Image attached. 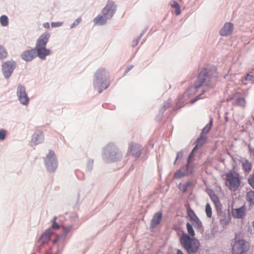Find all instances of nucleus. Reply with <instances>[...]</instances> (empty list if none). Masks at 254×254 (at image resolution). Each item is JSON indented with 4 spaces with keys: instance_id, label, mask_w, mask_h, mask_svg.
<instances>
[{
    "instance_id": "obj_48",
    "label": "nucleus",
    "mask_w": 254,
    "mask_h": 254,
    "mask_svg": "<svg viewBox=\"0 0 254 254\" xmlns=\"http://www.w3.org/2000/svg\"><path fill=\"white\" fill-rule=\"evenodd\" d=\"M249 147L251 154L254 156V148H252L251 146H249Z\"/></svg>"
},
{
    "instance_id": "obj_2",
    "label": "nucleus",
    "mask_w": 254,
    "mask_h": 254,
    "mask_svg": "<svg viewBox=\"0 0 254 254\" xmlns=\"http://www.w3.org/2000/svg\"><path fill=\"white\" fill-rule=\"evenodd\" d=\"M215 77L212 76L211 72L208 71L206 69H203L199 74L197 80L194 86L190 88L185 93V96H189L191 93H195L197 89L202 85L208 88H212L214 85Z\"/></svg>"
},
{
    "instance_id": "obj_9",
    "label": "nucleus",
    "mask_w": 254,
    "mask_h": 254,
    "mask_svg": "<svg viewBox=\"0 0 254 254\" xmlns=\"http://www.w3.org/2000/svg\"><path fill=\"white\" fill-rule=\"evenodd\" d=\"M249 245L244 240L237 241L232 248L233 254H243L248 251Z\"/></svg>"
},
{
    "instance_id": "obj_58",
    "label": "nucleus",
    "mask_w": 254,
    "mask_h": 254,
    "mask_svg": "<svg viewBox=\"0 0 254 254\" xmlns=\"http://www.w3.org/2000/svg\"><path fill=\"white\" fill-rule=\"evenodd\" d=\"M93 160H90L89 161L90 163H91V164H93Z\"/></svg>"
},
{
    "instance_id": "obj_31",
    "label": "nucleus",
    "mask_w": 254,
    "mask_h": 254,
    "mask_svg": "<svg viewBox=\"0 0 254 254\" xmlns=\"http://www.w3.org/2000/svg\"><path fill=\"white\" fill-rule=\"evenodd\" d=\"M205 212L208 217L210 218L212 216V209L210 205L207 203L205 206Z\"/></svg>"
},
{
    "instance_id": "obj_17",
    "label": "nucleus",
    "mask_w": 254,
    "mask_h": 254,
    "mask_svg": "<svg viewBox=\"0 0 254 254\" xmlns=\"http://www.w3.org/2000/svg\"><path fill=\"white\" fill-rule=\"evenodd\" d=\"M53 234V232L51 229L46 230L40 237L39 241L42 244H45L48 242L50 240V237Z\"/></svg>"
},
{
    "instance_id": "obj_1",
    "label": "nucleus",
    "mask_w": 254,
    "mask_h": 254,
    "mask_svg": "<svg viewBox=\"0 0 254 254\" xmlns=\"http://www.w3.org/2000/svg\"><path fill=\"white\" fill-rule=\"evenodd\" d=\"M110 72L105 67H99L95 71L93 78V85L99 93H101L109 87L110 83Z\"/></svg>"
},
{
    "instance_id": "obj_7",
    "label": "nucleus",
    "mask_w": 254,
    "mask_h": 254,
    "mask_svg": "<svg viewBox=\"0 0 254 254\" xmlns=\"http://www.w3.org/2000/svg\"><path fill=\"white\" fill-rule=\"evenodd\" d=\"M16 95L17 99L20 104L24 106H28L30 98L26 92V87L22 84H19L16 89Z\"/></svg>"
},
{
    "instance_id": "obj_29",
    "label": "nucleus",
    "mask_w": 254,
    "mask_h": 254,
    "mask_svg": "<svg viewBox=\"0 0 254 254\" xmlns=\"http://www.w3.org/2000/svg\"><path fill=\"white\" fill-rule=\"evenodd\" d=\"M0 24L3 26H6L8 24V17L6 15H2L0 17Z\"/></svg>"
},
{
    "instance_id": "obj_57",
    "label": "nucleus",
    "mask_w": 254,
    "mask_h": 254,
    "mask_svg": "<svg viewBox=\"0 0 254 254\" xmlns=\"http://www.w3.org/2000/svg\"><path fill=\"white\" fill-rule=\"evenodd\" d=\"M253 228L254 229V221L253 223Z\"/></svg>"
},
{
    "instance_id": "obj_52",
    "label": "nucleus",
    "mask_w": 254,
    "mask_h": 254,
    "mask_svg": "<svg viewBox=\"0 0 254 254\" xmlns=\"http://www.w3.org/2000/svg\"><path fill=\"white\" fill-rule=\"evenodd\" d=\"M43 26L45 27V28H49L50 27V24L48 22H47V23H45L44 24H43Z\"/></svg>"
},
{
    "instance_id": "obj_53",
    "label": "nucleus",
    "mask_w": 254,
    "mask_h": 254,
    "mask_svg": "<svg viewBox=\"0 0 254 254\" xmlns=\"http://www.w3.org/2000/svg\"><path fill=\"white\" fill-rule=\"evenodd\" d=\"M229 33H226V32H224V33H221V35L222 36H227L228 35V34Z\"/></svg>"
},
{
    "instance_id": "obj_8",
    "label": "nucleus",
    "mask_w": 254,
    "mask_h": 254,
    "mask_svg": "<svg viewBox=\"0 0 254 254\" xmlns=\"http://www.w3.org/2000/svg\"><path fill=\"white\" fill-rule=\"evenodd\" d=\"M117 10V4L112 0H108L105 6L102 9L101 13L110 19L112 18Z\"/></svg>"
},
{
    "instance_id": "obj_55",
    "label": "nucleus",
    "mask_w": 254,
    "mask_h": 254,
    "mask_svg": "<svg viewBox=\"0 0 254 254\" xmlns=\"http://www.w3.org/2000/svg\"><path fill=\"white\" fill-rule=\"evenodd\" d=\"M177 254H184L181 250H178L177 251Z\"/></svg>"
},
{
    "instance_id": "obj_33",
    "label": "nucleus",
    "mask_w": 254,
    "mask_h": 254,
    "mask_svg": "<svg viewBox=\"0 0 254 254\" xmlns=\"http://www.w3.org/2000/svg\"><path fill=\"white\" fill-rule=\"evenodd\" d=\"M62 228L63 229L64 233V235H66L72 228V225H70L67 226H62Z\"/></svg>"
},
{
    "instance_id": "obj_45",
    "label": "nucleus",
    "mask_w": 254,
    "mask_h": 254,
    "mask_svg": "<svg viewBox=\"0 0 254 254\" xmlns=\"http://www.w3.org/2000/svg\"><path fill=\"white\" fill-rule=\"evenodd\" d=\"M60 228V226L56 222H54L52 223V228L53 229H59Z\"/></svg>"
},
{
    "instance_id": "obj_27",
    "label": "nucleus",
    "mask_w": 254,
    "mask_h": 254,
    "mask_svg": "<svg viewBox=\"0 0 254 254\" xmlns=\"http://www.w3.org/2000/svg\"><path fill=\"white\" fill-rule=\"evenodd\" d=\"M7 54L5 48L0 45V59L2 60L7 57Z\"/></svg>"
},
{
    "instance_id": "obj_11",
    "label": "nucleus",
    "mask_w": 254,
    "mask_h": 254,
    "mask_svg": "<svg viewBox=\"0 0 254 254\" xmlns=\"http://www.w3.org/2000/svg\"><path fill=\"white\" fill-rule=\"evenodd\" d=\"M45 134L43 131L36 130L31 136V143L34 145H37L44 142Z\"/></svg>"
},
{
    "instance_id": "obj_5",
    "label": "nucleus",
    "mask_w": 254,
    "mask_h": 254,
    "mask_svg": "<svg viewBox=\"0 0 254 254\" xmlns=\"http://www.w3.org/2000/svg\"><path fill=\"white\" fill-rule=\"evenodd\" d=\"M44 163L47 171L50 173L54 172L58 168V159L55 152L49 150L44 157Z\"/></svg>"
},
{
    "instance_id": "obj_49",
    "label": "nucleus",
    "mask_w": 254,
    "mask_h": 254,
    "mask_svg": "<svg viewBox=\"0 0 254 254\" xmlns=\"http://www.w3.org/2000/svg\"><path fill=\"white\" fill-rule=\"evenodd\" d=\"M142 34H141L139 36V37H138V38L137 39L136 41L135 42V43H133V46H136L137 43H138V42L139 41V40L141 38V37H142Z\"/></svg>"
},
{
    "instance_id": "obj_28",
    "label": "nucleus",
    "mask_w": 254,
    "mask_h": 254,
    "mask_svg": "<svg viewBox=\"0 0 254 254\" xmlns=\"http://www.w3.org/2000/svg\"><path fill=\"white\" fill-rule=\"evenodd\" d=\"M209 195L212 201L214 202L215 205L218 207L220 204L218 197L214 193H210Z\"/></svg>"
},
{
    "instance_id": "obj_47",
    "label": "nucleus",
    "mask_w": 254,
    "mask_h": 254,
    "mask_svg": "<svg viewBox=\"0 0 254 254\" xmlns=\"http://www.w3.org/2000/svg\"><path fill=\"white\" fill-rule=\"evenodd\" d=\"M176 9V10L175 11V13H176V15H178L180 14V13H181L180 7L179 6L178 7H177Z\"/></svg>"
},
{
    "instance_id": "obj_23",
    "label": "nucleus",
    "mask_w": 254,
    "mask_h": 254,
    "mask_svg": "<svg viewBox=\"0 0 254 254\" xmlns=\"http://www.w3.org/2000/svg\"><path fill=\"white\" fill-rule=\"evenodd\" d=\"M191 173V171H188V172H182L181 170H179L178 171H177L174 175V177L176 179H180L182 178L183 177L188 175Z\"/></svg>"
},
{
    "instance_id": "obj_50",
    "label": "nucleus",
    "mask_w": 254,
    "mask_h": 254,
    "mask_svg": "<svg viewBox=\"0 0 254 254\" xmlns=\"http://www.w3.org/2000/svg\"><path fill=\"white\" fill-rule=\"evenodd\" d=\"M133 67V65H130L125 70V73H127L128 71H129Z\"/></svg>"
},
{
    "instance_id": "obj_44",
    "label": "nucleus",
    "mask_w": 254,
    "mask_h": 254,
    "mask_svg": "<svg viewBox=\"0 0 254 254\" xmlns=\"http://www.w3.org/2000/svg\"><path fill=\"white\" fill-rule=\"evenodd\" d=\"M183 157V152L182 151H179L177 153V157L176 160L174 162V164H176L177 160L182 158Z\"/></svg>"
},
{
    "instance_id": "obj_4",
    "label": "nucleus",
    "mask_w": 254,
    "mask_h": 254,
    "mask_svg": "<svg viewBox=\"0 0 254 254\" xmlns=\"http://www.w3.org/2000/svg\"><path fill=\"white\" fill-rule=\"evenodd\" d=\"M181 243L189 254L196 253L199 247V243L197 240L193 237H190L186 234H182L181 239Z\"/></svg>"
},
{
    "instance_id": "obj_54",
    "label": "nucleus",
    "mask_w": 254,
    "mask_h": 254,
    "mask_svg": "<svg viewBox=\"0 0 254 254\" xmlns=\"http://www.w3.org/2000/svg\"><path fill=\"white\" fill-rule=\"evenodd\" d=\"M57 219V217L56 216H55L53 219L51 220V222L53 223L54 222H56V220Z\"/></svg>"
},
{
    "instance_id": "obj_46",
    "label": "nucleus",
    "mask_w": 254,
    "mask_h": 254,
    "mask_svg": "<svg viewBox=\"0 0 254 254\" xmlns=\"http://www.w3.org/2000/svg\"><path fill=\"white\" fill-rule=\"evenodd\" d=\"M191 171V173L192 172L193 167L191 166L190 165V164H188V165L187 166L186 172H188V171Z\"/></svg>"
},
{
    "instance_id": "obj_21",
    "label": "nucleus",
    "mask_w": 254,
    "mask_h": 254,
    "mask_svg": "<svg viewBox=\"0 0 254 254\" xmlns=\"http://www.w3.org/2000/svg\"><path fill=\"white\" fill-rule=\"evenodd\" d=\"M243 169L245 172L248 173L252 169V164L247 160H244L242 162Z\"/></svg>"
},
{
    "instance_id": "obj_15",
    "label": "nucleus",
    "mask_w": 254,
    "mask_h": 254,
    "mask_svg": "<svg viewBox=\"0 0 254 254\" xmlns=\"http://www.w3.org/2000/svg\"><path fill=\"white\" fill-rule=\"evenodd\" d=\"M50 37V34L47 33L42 34L37 40L35 48L46 47Z\"/></svg>"
},
{
    "instance_id": "obj_35",
    "label": "nucleus",
    "mask_w": 254,
    "mask_h": 254,
    "mask_svg": "<svg viewBox=\"0 0 254 254\" xmlns=\"http://www.w3.org/2000/svg\"><path fill=\"white\" fill-rule=\"evenodd\" d=\"M7 131L4 129H0V140H3L6 136Z\"/></svg>"
},
{
    "instance_id": "obj_19",
    "label": "nucleus",
    "mask_w": 254,
    "mask_h": 254,
    "mask_svg": "<svg viewBox=\"0 0 254 254\" xmlns=\"http://www.w3.org/2000/svg\"><path fill=\"white\" fill-rule=\"evenodd\" d=\"M234 98L235 99V104L243 108L246 106V102L245 98L243 96L238 94H236L234 95Z\"/></svg>"
},
{
    "instance_id": "obj_16",
    "label": "nucleus",
    "mask_w": 254,
    "mask_h": 254,
    "mask_svg": "<svg viewBox=\"0 0 254 254\" xmlns=\"http://www.w3.org/2000/svg\"><path fill=\"white\" fill-rule=\"evenodd\" d=\"M36 57L37 55L34 49L24 51L21 55L22 60L26 62H30Z\"/></svg>"
},
{
    "instance_id": "obj_39",
    "label": "nucleus",
    "mask_w": 254,
    "mask_h": 254,
    "mask_svg": "<svg viewBox=\"0 0 254 254\" xmlns=\"http://www.w3.org/2000/svg\"><path fill=\"white\" fill-rule=\"evenodd\" d=\"M196 149H197V146H195L193 148L192 150L191 151L190 154V155L189 156V158H188V164H190V159L193 156L194 152L195 151V150Z\"/></svg>"
},
{
    "instance_id": "obj_56",
    "label": "nucleus",
    "mask_w": 254,
    "mask_h": 254,
    "mask_svg": "<svg viewBox=\"0 0 254 254\" xmlns=\"http://www.w3.org/2000/svg\"><path fill=\"white\" fill-rule=\"evenodd\" d=\"M61 252L59 250H58L55 254H61Z\"/></svg>"
},
{
    "instance_id": "obj_20",
    "label": "nucleus",
    "mask_w": 254,
    "mask_h": 254,
    "mask_svg": "<svg viewBox=\"0 0 254 254\" xmlns=\"http://www.w3.org/2000/svg\"><path fill=\"white\" fill-rule=\"evenodd\" d=\"M161 215L162 214L160 212H157L154 214L151 222L150 227L151 228H155L160 223L161 219Z\"/></svg>"
},
{
    "instance_id": "obj_42",
    "label": "nucleus",
    "mask_w": 254,
    "mask_h": 254,
    "mask_svg": "<svg viewBox=\"0 0 254 254\" xmlns=\"http://www.w3.org/2000/svg\"><path fill=\"white\" fill-rule=\"evenodd\" d=\"M63 25V22H53L51 23V26L52 27H60Z\"/></svg>"
},
{
    "instance_id": "obj_14",
    "label": "nucleus",
    "mask_w": 254,
    "mask_h": 254,
    "mask_svg": "<svg viewBox=\"0 0 254 254\" xmlns=\"http://www.w3.org/2000/svg\"><path fill=\"white\" fill-rule=\"evenodd\" d=\"M37 56L40 59L44 60L47 56H49L51 54L50 50L47 49L46 47H37L35 48Z\"/></svg>"
},
{
    "instance_id": "obj_30",
    "label": "nucleus",
    "mask_w": 254,
    "mask_h": 254,
    "mask_svg": "<svg viewBox=\"0 0 254 254\" xmlns=\"http://www.w3.org/2000/svg\"><path fill=\"white\" fill-rule=\"evenodd\" d=\"M187 229L188 233L192 237H193V236L195 235L194 231L192 228V226L191 224H190L189 223H187Z\"/></svg>"
},
{
    "instance_id": "obj_36",
    "label": "nucleus",
    "mask_w": 254,
    "mask_h": 254,
    "mask_svg": "<svg viewBox=\"0 0 254 254\" xmlns=\"http://www.w3.org/2000/svg\"><path fill=\"white\" fill-rule=\"evenodd\" d=\"M205 92V90H203L202 91V93H201V94H199V95H197L195 98H193L192 99H191L190 101V102L191 103V104H193L195 102H196L197 100H198L199 99H200V98H202L203 97H202L203 93Z\"/></svg>"
},
{
    "instance_id": "obj_13",
    "label": "nucleus",
    "mask_w": 254,
    "mask_h": 254,
    "mask_svg": "<svg viewBox=\"0 0 254 254\" xmlns=\"http://www.w3.org/2000/svg\"><path fill=\"white\" fill-rule=\"evenodd\" d=\"M231 213L233 217L235 218H243L246 215V208L243 205L240 208H233L232 209Z\"/></svg>"
},
{
    "instance_id": "obj_12",
    "label": "nucleus",
    "mask_w": 254,
    "mask_h": 254,
    "mask_svg": "<svg viewBox=\"0 0 254 254\" xmlns=\"http://www.w3.org/2000/svg\"><path fill=\"white\" fill-rule=\"evenodd\" d=\"M140 146L138 144L131 143L129 144L127 154L137 158L140 155Z\"/></svg>"
},
{
    "instance_id": "obj_22",
    "label": "nucleus",
    "mask_w": 254,
    "mask_h": 254,
    "mask_svg": "<svg viewBox=\"0 0 254 254\" xmlns=\"http://www.w3.org/2000/svg\"><path fill=\"white\" fill-rule=\"evenodd\" d=\"M234 30V25L230 22L226 23L221 30V32H232Z\"/></svg>"
},
{
    "instance_id": "obj_3",
    "label": "nucleus",
    "mask_w": 254,
    "mask_h": 254,
    "mask_svg": "<svg viewBox=\"0 0 254 254\" xmlns=\"http://www.w3.org/2000/svg\"><path fill=\"white\" fill-rule=\"evenodd\" d=\"M102 157L105 162L112 163L121 160L123 154L115 144L110 142L103 148Z\"/></svg>"
},
{
    "instance_id": "obj_6",
    "label": "nucleus",
    "mask_w": 254,
    "mask_h": 254,
    "mask_svg": "<svg viewBox=\"0 0 254 254\" xmlns=\"http://www.w3.org/2000/svg\"><path fill=\"white\" fill-rule=\"evenodd\" d=\"M226 180V184L231 190H236L240 185L239 176L236 173L227 174Z\"/></svg>"
},
{
    "instance_id": "obj_40",
    "label": "nucleus",
    "mask_w": 254,
    "mask_h": 254,
    "mask_svg": "<svg viewBox=\"0 0 254 254\" xmlns=\"http://www.w3.org/2000/svg\"><path fill=\"white\" fill-rule=\"evenodd\" d=\"M179 188L180 190H182L183 192H186L188 190L186 187V185H185V184H180L179 185Z\"/></svg>"
},
{
    "instance_id": "obj_32",
    "label": "nucleus",
    "mask_w": 254,
    "mask_h": 254,
    "mask_svg": "<svg viewBox=\"0 0 254 254\" xmlns=\"http://www.w3.org/2000/svg\"><path fill=\"white\" fill-rule=\"evenodd\" d=\"M192 223L194 227L196 228H200L202 226V223L198 217L192 221Z\"/></svg>"
},
{
    "instance_id": "obj_24",
    "label": "nucleus",
    "mask_w": 254,
    "mask_h": 254,
    "mask_svg": "<svg viewBox=\"0 0 254 254\" xmlns=\"http://www.w3.org/2000/svg\"><path fill=\"white\" fill-rule=\"evenodd\" d=\"M247 200L250 205H254V191H250L247 192Z\"/></svg>"
},
{
    "instance_id": "obj_34",
    "label": "nucleus",
    "mask_w": 254,
    "mask_h": 254,
    "mask_svg": "<svg viewBox=\"0 0 254 254\" xmlns=\"http://www.w3.org/2000/svg\"><path fill=\"white\" fill-rule=\"evenodd\" d=\"M243 80H245V81H251L254 83V75H252L251 73H248Z\"/></svg>"
},
{
    "instance_id": "obj_43",
    "label": "nucleus",
    "mask_w": 254,
    "mask_h": 254,
    "mask_svg": "<svg viewBox=\"0 0 254 254\" xmlns=\"http://www.w3.org/2000/svg\"><path fill=\"white\" fill-rule=\"evenodd\" d=\"M170 5H171L172 7H174L175 8H177V7L180 6L178 3L175 0H173V1H171Z\"/></svg>"
},
{
    "instance_id": "obj_51",
    "label": "nucleus",
    "mask_w": 254,
    "mask_h": 254,
    "mask_svg": "<svg viewBox=\"0 0 254 254\" xmlns=\"http://www.w3.org/2000/svg\"><path fill=\"white\" fill-rule=\"evenodd\" d=\"M184 184H185V185H186V187H187V188L188 189L189 187H190L192 183L190 182H187V183H184Z\"/></svg>"
},
{
    "instance_id": "obj_25",
    "label": "nucleus",
    "mask_w": 254,
    "mask_h": 254,
    "mask_svg": "<svg viewBox=\"0 0 254 254\" xmlns=\"http://www.w3.org/2000/svg\"><path fill=\"white\" fill-rule=\"evenodd\" d=\"M206 140V137L202 135L197 138L196 140V144L195 146H197V149L202 146L204 144Z\"/></svg>"
},
{
    "instance_id": "obj_59",
    "label": "nucleus",
    "mask_w": 254,
    "mask_h": 254,
    "mask_svg": "<svg viewBox=\"0 0 254 254\" xmlns=\"http://www.w3.org/2000/svg\"><path fill=\"white\" fill-rule=\"evenodd\" d=\"M251 231H253V230H251ZM253 233H254V230H253Z\"/></svg>"
},
{
    "instance_id": "obj_38",
    "label": "nucleus",
    "mask_w": 254,
    "mask_h": 254,
    "mask_svg": "<svg viewBox=\"0 0 254 254\" xmlns=\"http://www.w3.org/2000/svg\"><path fill=\"white\" fill-rule=\"evenodd\" d=\"M81 21V18L78 17L77 18L71 25L70 28H72L76 27L77 25L79 24V23Z\"/></svg>"
},
{
    "instance_id": "obj_41",
    "label": "nucleus",
    "mask_w": 254,
    "mask_h": 254,
    "mask_svg": "<svg viewBox=\"0 0 254 254\" xmlns=\"http://www.w3.org/2000/svg\"><path fill=\"white\" fill-rule=\"evenodd\" d=\"M249 183L250 185V186L254 189V175L253 176L250 177L249 178Z\"/></svg>"
},
{
    "instance_id": "obj_10",
    "label": "nucleus",
    "mask_w": 254,
    "mask_h": 254,
    "mask_svg": "<svg viewBox=\"0 0 254 254\" xmlns=\"http://www.w3.org/2000/svg\"><path fill=\"white\" fill-rule=\"evenodd\" d=\"M16 66V63L13 61H8L2 65V70L4 77L8 79L12 74Z\"/></svg>"
},
{
    "instance_id": "obj_18",
    "label": "nucleus",
    "mask_w": 254,
    "mask_h": 254,
    "mask_svg": "<svg viewBox=\"0 0 254 254\" xmlns=\"http://www.w3.org/2000/svg\"><path fill=\"white\" fill-rule=\"evenodd\" d=\"M110 19L107 17L105 15H99L96 16L93 20L94 22L97 25H103L105 24L108 20Z\"/></svg>"
},
{
    "instance_id": "obj_26",
    "label": "nucleus",
    "mask_w": 254,
    "mask_h": 254,
    "mask_svg": "<svg viewBox=\"0 0 254 254\" xmlns=\"http://www.w3.org/2000/svg\"><path fill=\"white\" fill-rule=\"evenodd\" d=\"M213 123V119H210L209 123L206 125L203 128L202 133H207L210 129Z\"/></svg>"
},
{
    "instance_id": "obj_37",
    "label": "nucleus",
    "mask_w": 254,
    "mask_h": 254,
    "mask_svg": "<svg viewBox=\"0 0 254 254\" xmlns=\"http://www.w3.org/2000/svg\"><path fill=\"white\" fill-rule=\"evenodd\" d=\"M188 216L190 217V220L192 221L194 219H196V218H197L195 214L194 213V212L192 210H190L188 213Z\"/></svg>"
}]
</instances>
